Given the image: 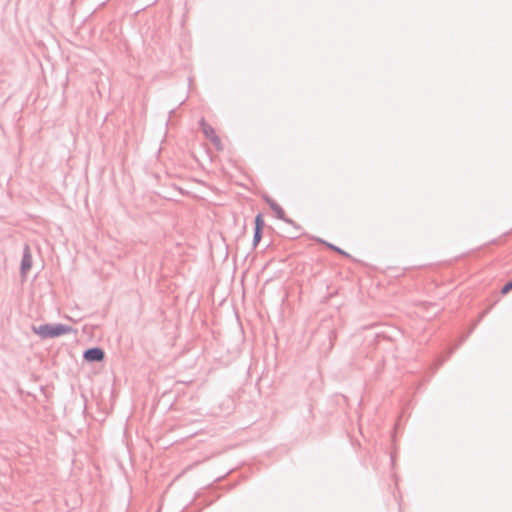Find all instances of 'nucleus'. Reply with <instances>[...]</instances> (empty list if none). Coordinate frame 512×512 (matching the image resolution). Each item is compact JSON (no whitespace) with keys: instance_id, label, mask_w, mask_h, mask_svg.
Listing matches in <instances>:
<instances>
[{"instance_id":"obj_1","label":"nucleus","mask_w":512,"mask_h":512,"mask_svg":"<svg viewBox=\"0 0 512 512\" xmlns=\"http://www.w3.org/2000/svg\"><path fill=\"white\" fill-rule=\"evenodd\" d=\"M31 330L41 339H53L70 333L73 328L62 323L32 325Z\"/></svg>"},{"instance_id":"obj_2","label":"nucleus","mask_w":512,"mask_h":512,"mask_svg":"<svg viewBox=\"0 0 512 512\" xmlns=\"http://www.w3.org/2000/svg\"><path fill=\"white\" fill-rule=\"evenodd\" d=\"M265 202L269 205L271 210L275 213L276 217L282 221H284L287 224L292 225L297 229L298 232H300V226H298L295 221H293L291 218L286 217L284 210L282 207L274 201L271 197L265 196L264 197Z\"/></svg>"},{"instance_id":"obj_3","label":"nucleus","mask_w":512,"mask_h":512,"mask_svg":"<svg viewBox=\"0 0 512 512\" xmlns=\"http://www.w3.org/2000/svg\"><path fill=\"white\" fill-rule=\"evenodd\" d=\"M199 123L202 128V132L206 136V138H208L218 150L222 149L221 139L216 134L214 128L211 125L207 124L203 118L200 120Z\"/></svg>"},{"instance_id":"obj_4","label":"nucleus","mask_w":512,"mask_h":512,"mask_svg":"<svg viewBox=\"0 0 512 512\" xmlns=\"http://www.w3.org/2000/svg\"><path fill=\"white\" fill-rule=\"evenodd\" d=\"M105 358V352L101 347H91L83 352V359L88 363L101 362Z\"/></svg>"},{"instance_id":"obj_5","label":"nucleus","mask_w":512,"mask_h":512,"mask_svg":"<svg viewBox=\"0 0 512 512\" xmlns=\"http://www.w3.org/2000/svg\"><path fill=\"white\" fill-rule=\"evenodd\" d=\"M32 263H33V261H32L31 249L28 244H25L24 248H23V255H22V260H21V264H20V274L22 276L27 275V273L29 272V270L32 267Z\"/></svg>"},{"instance_id":"obj_6","label":"nucleus","mask_w":512,"mask_h":512,"mask_svg":"<svg viewBox=\"0 0 512 512\" xmlns=\"http://www.w3.org/2000/svg\"><path fill=\"white\" fill-rule=\"evenodd\" d=\"M265 226L264 218L261 213H258L254 219V230H262Z\"/></svg>"},{"instance_id":"obj_7","label":"nucleus","mask_w":512,"mask_h":512,"mask_svg":"<svg viewBox=\"0 0 512 512\" xmlns=\"http://www.w3.org/2000/svg\"><path fill=\"white\" fill-rule=\"evenodd\" d=\"M263 236L262 230H254L253 240H252V246L253 248H256L258 244L260 243Z\"/></svg>"},{"instance_id":"obj_8","label":"nucleus","mask_w":512,"mask_h":512,"mask_svg":"<svg viewBox=\"0 0 512 512\" xmlns=\"http://www.w3.org/2000/svg\"><path fill=\"white\" fill-rule=\"evenodd\" d=\"M322 242H323V243H324L328 248H330L331 250H333V251H335V252H337V253H339V254H341V255L345 256V257H349V256H350L347 252H345V251H344V250H342L341 248H339V247L335 246L334 244H331V243H328V242H324V241H322Z\"/></svg>"},{"instance_id":"obj_9","label":"nucleus","mask_w":512,"mask_h":512,"mask_svg":"<svg viewBox=\"0 0 512 512\" xmlns=\"http://www.w3.org/2000/svg\"><path fill=\"white\" fill-rule=\"evenodd\" d=\"M512 290V279L506 282L503 287L501 288L502 294H507L509 291Z\"/></svg>"},{"instance_id":"obj_10","label":"nucleus","mask_w":512,"mask_h":512,"mask_svg":"<svg viewBox=\"0 0 512 512\" xmlns=\"http://www.w3.org/2000/svg\"><path fill=\"white\" fill-rule=\"evenodd\" d=\"M486 313H487V312H483V313L481 314V316L479 317V319H478V321H477L476 323H478L479 321H481V319L485 316V314H486Z\"/></svg>"},{"instance_id":"obj_11","label":"nucleus","mask_w":512,"mask_h":512,"mask_svg":"<svg viewBox=\"0 0 512 512\" xmlns=\"http://www.w3.org/2000/svg\"><path fill=\"white\" fill-rule=\"evenodd\" d=\"M456 348H457V346H456L455 348H453V349H451V350L449 351V353H448V357L453 353V351H454Z\"/></svg>"},{"instance_id":"obj_12","label":"nucleus","mask_w":512,"mask_h":512,"mask_svg":"<svg viewBox=\"0 0 512 512\" xmlns=\"http://www.w3.org/2000/svg\"><path fill=\"white\" fill-rule=\"evenodd\" d=\"M477 325V323L474 324V326L471 328L470 331H468V334H471V331L474 329V327Z\"/></svg>"},{"instance_id":"obj_13","label":"nucleus","mask_w":512,"mask_h":512,"mask_svg":"<svg viewBox=\"0 0 512 512\" xmlns=\"http://www.w3.org/2000/svg\"><path fill=\"white\" fill-rule=\"evenodd\" d=\"M466 338H467V336H464V337L461 339V341H460V343H459V344H461L463 341H465V339H466Z\"/></svg>"}]
</instances>
